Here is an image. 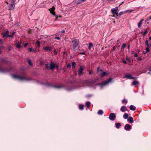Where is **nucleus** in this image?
<instances>
[{
  "label": "nucleus",
  "mask_w": 151,
  "mask_h": 151,
  "mask_svg": "<svg viewBox=\"0 0 151 151\" xmlns=\"http://www.w3.org/2000/svg\"><path fill=\"white\" fill-rule=\"evenodd\" d=\"M46 67L47 68H49L51 70L58 68L57 65L52 61L50 62V63L47 64Z\"/></svg>",
  "instance_id": "f257e3e1"
},
{
  "label": "nucleus",
  "mask_w": 151,
  "mask_h": 151,
  "mask_svg": "<svg viewBox=\"0 0 151 151\" xmlns=\"http://www.w3.org/2000/svg\"><path fill=\"white\" fill-rule=\"evenodd\" d=\"M111 12L113 14V15L112 16L116 18L118 15V10L117 7L113 8L111 9Z\"/></svg>",
  "instance_id": "f03ea898"
},
{
  "label": "nucleus",
  "mask_w": 151,
  "mask_h": 151,
  "mask_svg": "<svg viewBox=\"0 0 151 151\" xmlns=\"http://www.w3.org/2000/svg\"><path fill=\"white\" fill-rule=\"evenodd\" d=\"M12 77L14 79H17L20 80H23L26 79L23 76H19L16 74L12 75Z\"/></svg>",
  "instance_id": "7ed1b4c3"
},
{
  "label": "nucleus",
  "mask_w": 151,
  "mask_h": 151,
  "mask_svg": "<svg viewBox=\"0 0 151 151\" xmlns=\"http://www.w3.org/2000/svg\"><path fill=\"white\" fill-rule=\"evenodd\" d=\"M112 78H110L109 80L103 82L101 84V86L102 87L103 86L109 83L112 82Z\"/></svg>",
  "instance_id": "20e7f679"
},
{
  "label": "nucleus",
  "mask_w": 151,
  "mask_h": 151,
  "mask_svg": "<svg viewBox=\"0 0 151 151\" xmlns=\"http://www.w3.org/2000/svg\"><path fill=\"white\" fill-rule=\"evenodd\" d=\"M73 43V47H74V50H75V49L78 46V41L76 39H74L72 41Z\"/></svg>",
  "instance_id": "39448f33"
},
{
  "label": "nucleus",
  "mask_w": 151,
  "mask_h": 151,
  "mask_svg": "<svg viewBox=\"0 0 151 151\" xmlns=\"http://www.w3.org/2000/svg\"><path fill=\"white\" fill-rule=\"evenodd\" d=\"M85 68L83 66H81L80 69L78 70V72L80 76H82L83 75V71L84 70Z\"/></svg>",
  "instance_id": "423d86ee"
},
{
  "label": "nucleus",
  "mask_w": 151,
  "mask_h": 151,
  "mask_svg": "<svg viewBox=\"0 0 151 151\" xmlns=\"http://www.w3.org/2000/svg\"><path fill=\"white\" fill-rule=\"evenodd\" d=\"M115 117L116 116L115 114L114 113H111L110 114L109 118L110 120H113Z\"/></svg>",
  "instance_id": "0eeeda50"
},
{
  "label": "nucleus",
  "mask_w": 151,
  "mask_h": 151,
  "mask_svg": "<svg viewBox=\"0 0 151 151\" xmlns=\"http://www.w3.org/2000/svg\"><path fill=\"white\" fill-rule=\"evenodd\" d=\"M124 78H127L129 79H132L134 78V77H132V76L130 74H127L125 75L124 77Z\"/></svg>",
  "instance_id": "6e6552de"
},
{
  "label": "nucleus",
  "mask_w": 151,
  "mask_h": 151,
  "mask_svg": "<svg viewBox=\"0 0 151 151\" xmlns=\"http://www.w3.org/2000/svg\"><path fill=\"white\" fill-rule=\"evenodd\" d=\"M55 8L53 6L51 8L49 9V10L50 11V13L53 15H55V13L54 12Z\"/></svg>",
  "instance_id": "1a4fd4ad"
},
{
  "label": "nucleus",
  "mask_w": 151,
  "mask_h": 151,
  "mask_svg": "<svg viewBox=\"0 0 151 151\" xmlns=\"http://www.w3.org/2000/svg\"><path fill=\"white\" fill-rule=\"evenodd\" d=\"M9 10H13L15 7V4L14 3L9 4Z\"/></svg>",
  "instance_id": "9d476101"
},
{
  "label": "nucleus",
  "mask_w": 151,
  "mask_h": 151,
  "mask_svg": "<svg viewBox=\"0 0 151 151\" xmlns=\"http://www.w3.org/2000/svg\"><path fill=\"white\" fill-rule=\"evenodd\" d=\"M120 110L122 112H124L128 110L126 108V107L125 106H122L120 109Z\"/></svg>",
  "instance_id": "9b49d317"
},
{
  "label": "nucleus",
  "mask_w": 151,
  "mask_h": 151,
  "mask_svg": "<svg viewBox=\"0 0 151 151\" xmlns=\"http://www.w3.org/2000/svg\"><path fill=\"white\" fill-rule=\"evenodd\" d=\"M131 128V126L129 124H127L124 126V129L126 130H127L130 129Z\"/></svg>",
  "instance_id": "f8f14e48"
},
{
  "label": "nucleus",
  "mask_w": 151,
  "mask_h": 151,
  "mask_svg": "<svg viewBox=\"0 0 151 151\" xmlns=\"http://www.w3.org/2000/svg\"><path fill=\"white\" fill-rule=\"evenodd\" d=\"M108 75L107 74H106V73L104 71H101V73L100 74V76H101L102 77H103L104 76L106 75Z\"/></svg>",
  "instance_id": "ddd939ff"
},
{
  "label": "nucleus",
  "mask_w": 151,
  "mask_h": 151,
  "mask_svg": "<svg viewBox=\"0 0 151 151\" xmlns=\"http://www.w3.org/2000/svg\"><path fill=\"white\" fill-rule=\"evenodd\" d=\"M9 32V31L8 30L6 31L5 32H4L2 33V35L4 37H7V35H8V33Z\"/></svg>",
  "instance_id": "4468645a"
},
{
  "label": "nucleus",
  "mask_w": 151,
  "mask_h": 151,
  "mask_svg": "<svg viewBox=\"0 0 151 151\" xmlns=\"http://www.w3.org/2000/svg\"><path fill=\"white\" fill-rule=\"evenodd\" d=\"M43 49L44 50H46L47 51H50L51 50V49L50 47H44L43 48Z\"/></svg>",
  "instance_id": "2eb2a0df"
},
{
  "label": "nucleus",
  "mask_w": 151,
  "mask_h": 151,
  "mask_svg": "<svg viewBox=\"0 0 151 151\" xmlns=\"http://www.w3.org/2000/svg\"><path fill=\"white\" fill-rule=\"evenodd\" d=\"M128 120L131 123H132L133 122V120L132 117H130L129 118Z\"/></svg>",
  "instance_id": "dca6fc26"
},
{
  "label": "nucleus",
  "mask_w": 151,
  "mask_h": 151,
  "mask_svg": "<svg viewBox=\"0 0 151 151\" xmlns=\"http://www.w3.org/2000/svg\"><path fill=\"white\" fill-rule=\"evenodd\" d=\"M144 21V19H142L141 20H140V22L138 23V26L139 27H141V26L142 24V21Z\"/></svg>",
  "instance_id": "f3484780"
},
{
  "label": "nucleus",
  "mask_w": 151,
  "mask_h": 151,
  "mask_svg": "<svg viewBox=\"0 0 151 151\" xmlns=\"http://www.w3.org/2000/svg\"><path fill=\"white\" fill-rule=\"evenodd\" d=\"M139 82L138 81H134L132 83V85H135L139 84Z\"/></svg>",
  "instance_id": "a211bd4d"
},
{
  "label": "nucleus",
  "mask_w": 151,
  "mask_h": 151,
  "mask_svg": "<svg viewBox=\"0 0 151 151\" xmlns=\"http://www.w3.org/2000/svg\"><path fill=\"white\" fill-rule=\"evenodd\" d=\"M130 108L131 110H134L136 109L135 107L133 105H130Z\"/></svg>",
  "instance_id": "6ab92c4d"
},
{
  "label": "nucleus",
  "mask_w": 151,
  "mask_h": 151,
  "mask_svg": "<svg viewBox=\"0 0 151 151\" xmlns=\"http://www.w3.org/2000/svg\"><path fill=\"white\" fill-rule=\"evenodd\" d=\"M128 116V114H127L125 113L123 115V118L124 119H126L127 118Z\"/></svg>",
  "instance_id": "aec40b11"
},
{
  "label": "nucleus",
  "mask_w": 151,
  "mask_h": 151,
  "mask_svg": "<svg viewBox=\"0 0 151 151\" xmlns=\"http://www.w3.org/2000/svg\"><path fill=\"white\" fill-rule=\"evenodd\" d=\"M116 127L117 128H119L121 124L120 123H116L115 124Z\"/></svg>",
  "instance_id": "412c9836"
},
{
  "label": "nucleus",
  "mask_w": 151,
  "mask_h": 151,
  "mask_svg": "<svg viewBox=\"0 0 151 151\" xmlns=\"http://www.w3.org/2000/svg\"><path fill=\"white\" fill-rule=\"evenodd\" d=\"M103 113V112L101 110H99L98 112V114L99 115H102Z\"/></svg>",
  "instance_id": "4be33fe9"
},
{
  "label": "nucleus",
  "mask_w": 151,
  "mask_h": 151,
  "mask_svg": "<svg viewBox=\"0 0 151 151\" xmlns=\"http://www.w3.org/2000/svg\"><path fill=\"white\" fill-rule=\"evenodd\" d=\"M93 47V45L91 43H89V46L88 49L89 50H90L91 48Z\"/></svg>",
  "instance_id": "5701e85b"
},
{
  "label": "nucleus",
  "mask_w": 151,
  "mask_h": 151,
  "mask_svg": "<svg viewBox=\"0 0 151 151\" xmlns=\"http://www.w3.org/2000/svg\"><path fill=\"white\" fill-rule=\"evenodd\" d=\"M86 105L88 108H89L90 106V103L89 102H86Z\"/></svg>",
  "instance_id": "b1692460"
},
{
  "label": "nucleus",
  "mask_w": 151,
  "mask_h": 151,
  "mask_svg": "<svg viewBox=\"0 0 151 151\" xmlns=\"http://www.w3.org/2000/svg\"><path fill=\"white\" fill-rule=\"evenodd\" d=\"M132 10H128L127 11H124V14H125L127 12L130 13V12H132Z\"/></svg>",
  "instance_id": "393cba45"
},
{
  "label": "nucleus",
  "mask_w": 151,
  "mask_h": 151,
  "mask_svg": "<svg viewBox=\"0 0 151 151\" xmlns=\"http://www.w3.org/2000/svg\"><path fill=\"white\" fill-rule=\"evenodd\" d=\"M148 47H147L146 48V52H143L144 54H145V53H147V52H149L150 51V50H149V49L148 48Z\"/></svg>",
  "instance_id": "a878e982"
},
{
  "label": "nucleus",
  "mask_w": 151,
  "mask_h": 151,
  "mask_svg": "<svg viewBox=\"0 0 151 151\" xmlns=\"http://www.w3.org/2000/svg\"><path fill=\"white\" fill-rule=\"evenodd\" d=\"M27 61H28V63L29 64V65L32 66V62H31V61H30V59H28V60H27Z\"/></svg>",
  "instance_id": "bb28decb"
},
{
  "label": "nucleus",
  "mask_w": 151,
  "mask_h": 151,
  "mask_svg": "<svg viewBox=\"0 0 151 151\" xmlns=\"http://www.w3.org/2000/svg\"><path fill=\"white\" fill-rule=\"evenodd\" d=\"M84 106L83 105H80L79 106V108L80 109H83Z\"/></svg>",
  "instance_id": "cd10ccee"
},
{
  "label": "nucleus",
  "mask_w": 151,
  "mask_h": 151,
  "mask_svg": "<svg viewBox=\"0 0 151 151\" xmlns=\"http://www.w3.org/2000/svg\"><path fill=\"white\" fill-rule=\"evenodd\" d=\"M145 46L147 47H149V45L147 40H146L145 41Z\"/></svg>",
  "instance_id": "c85d7f7f"
},
{
  "label": "nucleus",
  "mask_w": 151,
  "mask_h": 151,
  "mask_svg": "<svg viewBox=\"0 0 151 151\" xmlns=\"http://www.w3.org/2000/svg\"><path fill=\"white\" fill-rule=\"evenodd\" d=\"M127 101L125 99H123L122 101V103L123 104H126L127 103Z\"/></svg>",
  "instance_id": "c756f323"
},
{
  "label": "nucleus",
  "mask_w": 151,
  "mask_h": 151,
  "mask_svg": "<svg viewBox=\"0 0 151 151\" xmlns=\"http://www.w3.org/2000/svg\"><path fill=\"white\" fill-rule=\"evenodd\" d=\"M16 47H17L19 48H20L21 46L19 44H18L17 43H16Z\"/></svg>",
  "instance_id": "7c9ffc66"
},
{
  "label": "nucleus",
  "mask_w": 151,
  "mask_h": 151,
  "mask_svg": "<svg viewBox=\"0 0 151 151\" xmlns=\"http://www.w3.org/2000/svg\"><path fill=\"white\" fill-rule=\"evenodd\" d=\"M36 44L37 45V46L38 47H40V43L39 41H37L36 42Z\"/></svg>",
  "instance_id": "2f4dec72"
},
{
  "label": "nucleus",
  "mask_w": 151,
  "mask_h": 151,
  "mask_svg": "<svg viewBox=\"0 0 151 151\" xmlns=\"http://www.w3.org/2000/svg\"><path fill=\"white\" fill-rule=\"evenodd\" d=\"M72 66L73 67H75L76 65V64L75 62H72Z\"/></svg>",
  "instance_id": "473e14b6"
},
{
  "label": "nucleus",
  "mask_w": 151,
  "mask_h": 151,
  "mask_svg": "<svg viewBox=\"0 0 151 151\" xmlns=\"http://www.w3.org/2000/svg\"><path fill=\"white\" fill-rule=\"evenodd\" d=\"M102 70L99 68H98L97 70V72H99V71H102Z\"/></svg>",
  "instance_id": "72a5a7b5"
},
{
  "label": "nucleus",
  "mask_w": 151,
  "mask_h": 151,
  "mask_svg": "<svg viewBox=\"0 0 151 151\" xmlns=\"http://www.w3.org/2000/svg\"><path fill=\"white\" fill-rule=\"evenodd\" d=\"M29 51L30 52H33L34 51V49L31 48H29Z\"/></svg>",
  "instance_id": "f704fd0d"
},
{
  "label": "nucleus",
  "mask_w": 151,
  "mask_h": 151,
  "mask_svg": "<svg viewBox=\"0 0 151 151\" xmlns=\"http://www.w3.org/2000/svg\"><path fill=\"white\" fill-rule=\"evenodd\" d=\"M16 0H10V1L11 3H14L15 2Z\"/></svg>",
  "instance_id": "c9c22d12"
},
{
  "label": "nucleus",
  "mask_w": 151,
  "mask_h": 151,
  "mask_svg": "<svg viewBox=\"0 0 151 151\" xmlns=\"http://www.w3.org/2000/svg\"><path fill=\"white\" fill-rule=\"evenodd\" d=\"M147 30H146L143 33V35L145 36L146 35V34L147 33Z\"/></svg>",
  "instance_id": "e433bc0d"
},
{
  "label": "nucleus",
  "mask_w": 151,
  "mask_h": 151,
  "mask_svg": "<svg viewBox=\"0 0 151 151\" xmlns=\"http://www.w3.org/2000/svg\"><path fill=\"white\" fill-rule=\"evenodd\" d=\"M123 14H124V12H120L119 13V14H118L120 16L122 15Z\"/></svg>",
  "instance_id": "4c0bfd02"
},
{
  "label": "nucleus",
  "mask_w": 151,
  "mask_h": 151,
  "mask_svg": "<svg viewBox=\"0 0 151 151\" xmlns=\"http://www.w3.org/2000/svg\"><path fill=\"white\" fill-rule=\"evenodd\" d=\"M3 42L2 40L0 39V44H2L3 43Z\"/></svg>",
  "instance_id": "58836bf2"
},
{
  "label": "nucleus",
  "mask_w": 151,
  "mask_h": 151,
  "mask_svg": "<svg viewBox=\"0 0 151 151\" xmlns=\"http://www.w3.org/2000/svg\"><path fill=\"white\" fill-rule=\"evenodd\" d=\"M126 47V45L125 44H124L122 45V47L123 49L124 48H125Z\"/></svg>",
  "instance_id": "ea45409f"
},
{
  "label": "nucleus",
  "mask_w": 151,
  "mask_h": 151,
  "mask_svg": "<svg viewBox=\"0 0 151 151\" xmlns=\"http://www.w3.org/2000/svg\"><path fill=\"white\" fill-rule=\"evenodd\" d=\"M71 65H70L68 64L67 65V67L68 68H70L71 67Z\"/></svg>",
  "instance_id": "a19ab883"
},
{
  "label": "nucleus",
  "mask_w": 151,
  "mask_h": 151,
  "mask_svg": "<svg viewBox=\"0 0 151 151\" xmlns=\"http://www.w3.org/2000/svg\"><path fill=\"white\" fill-rule=\"evenodd\" d=\"M0 48L1 49H4V47L3 45H2L0 47Z\"/></svg>",
  "instance_id": "79ce46f5"
},
{
  "label": "nucleus",
  "mask_w": 151,
  "mask_h": 151,
  "mask_svg": "<svg viewBox=\"0 0 151 151\" xmlns=\"http://www.w3.org/2000/svg\"><path fill=\"white\" fill-rule=\"evenodd\" d=\"M7 37H12V35H7Z\"/></svg>",
  "instance_id": "37998d69"
},
{
  "label": "nucleus",
  "mask_w": 151,
  "mask_h": 151,
  "mask_svg": "<svg viewBox=\"0 0 151 151\" xmlns=\"http://www.w3.org/2000/svg\"><path fill=\"white\" fill-rule=\"evenodd\" d=\"M55 39H57L58 40H59L60 38L59 37H56L55 38Z\"/></svg>",
  "instance_id": "c03bdc74"
},
{
  "label": "nucleus",
  "mask_w": 151,
  "mask_h": 151,
  "mask_svg": "<svg viewBox=\"0 0 151 151\" xmlns=\"http://www.w3.org/2000/svg\"><path fill=\"white\" fill-rule=\"evenodd\" d=\"M54 54H55V55H56L57 54V51L56 50H54Z\"/></svg>",
  "instance_id": "a18cd8bd"
},
{
  "label": "nucleus",
  "mask_w": 151,
  "mask_h": 151,
  "mask_svg": "<svg viewBox=\"0 0 151 151\" xmlns=\"http://www.w3.org/2000/svg\"><path fill=\"white\" fill-rule=\"evenodd\" d=\"M134 56L135 57H137V55L136 53H135L134 54Z\"/></svg>",
  "instance_id": "49530a36"
},
{
  "label": "nucleus",
  "mask_w": 151,
  "mask_h": 151,
  "mask_svg": "<svg viewBox=\"0 0 151 151\" xmlns=\"http://www.w3.org/2000/svg\"><path fill=\"white\" fill-rule=\"evenodd\" d=\"M150 18L147 19L145 21V22H148V21H149L150 20Z\"/></svg>",
  "instance_id": "de8ad7c7"
},
{
  "label": "nucleus",
  "mask_w": 151,
  "mask_h": 151,
  "mask_svg": "<svg viewBox=\"0 0 151 151\" xmlns=\"http://www.w3.org/2000/svg\"><path fill=\"white\" fill-rule=\"evenodd\" d=\"M28 44V43H26L24 45V46L25 47H26V46H27V45Z\"/></svg>",
  "instance_id": "09e8293b"
},
{
  "label": "nucleus",
  "mask_w": 151,
  "mask_h": 151,
  "mask_svg": "<svg viewBox=\"0 0 151 151\" xmlns=\"http://www.w3.org/2000/svg\"><path fill=\"white\" fill-rule=\"evenodd\" d=\"M55 87L57 88H60L61 87L60 86H55Z\"/></svg>",
  "instance_id": "8fccbe9b"
},
{
  "label": "nucleus",
  "mask_w": 151,
  "mask_h": 151,
  "mask_svg": "<svg viewBox=\"0 0 151 151\" xmlns=\"http://www.w3.org/2000/svg\"><path fill=\"white\" fill-rule=\"evenodd\" d=\"M123 62L124 63H125V64H126V63H127L126 61L125 60H123Z\"/></svg>",
  "instance_id": "3c124183"
},
{
  "label": "nucleus",
  "mask_w": 151,
  "mask_h": 151,
  "mask_svg": "<svg viewBox=\"0 0 151 151\" xmlns=\"http://www.w3.org/2000/svg\"><path fill=\"white\" fill-rule=\"evenodd\" d=\"M61 32L63 33H64L65 32V31L64 30H63L61 31Z\"/></svg>",
  "instance_id": "603ef678"
},
{
  "label": "nucleus",
  "mask_w": 151,
  "mask_h": 151,
  "mask_svg": "<svg viewBox=\"0 0 151 151\" xmlns=\"http://www.w3.org/2000/svg\"><path fill=\"white\" fill-rule=\"evenodd\" d=\"M138 60H142V58L140 57H139L138 58Z\"/></svg>",
  "instance_id": "864d4df0"
},
{
  "label": "nucleus",
  "mask_w": 151,
  "mask_h": 151,
  "mask_svg": "<svg viewBox=\"0 0 151 151\" xmlns=\"http://www.w3.org/2000/svg\"><path fill=\"white\" fill-rule=\"evenodd\" d=\"M15 34V32H14L13 33H12V36H13Z\"/></svg>",
  "instance_id": "5fc2aeb1"
},
{
  "label": "nucleus",
  "mask_w": 151,
  "mask_h": 151,
  "mask_svg": "<svg viewBox=\"0 0 151 151\" xmlns=\"http://www.w3.org/2000/svg\"><path fill=\"white\" fill-rule=\"evenodd\" d=\"M55 16L56 17V19H57L58 18V16L57 15H55Z\"/></svg>",
  "instance_id": "6e6d98bb"
},
{
  "label": "nucleus",
  "mask_w": 151,
  "mask_h": 151,
  "mask_svg": "<svg viewBox=\"0 0 151 151\" xmlns=\"http://www.w3.org/2000/svg\"><path fill=\"white\" fill-rule=\"evenodd\" d=\"M80 54H85V53L84 52H81L80 53Z\"/></svg>",
  "instance_id": "4d7b16f0"
},
{
  "label": "nucleus",
  "mask_w": 151,
  "mask_h": 151,
  "mask_svg": "<svg viewBox=\"0 0 151 151\" xmlns=\"http://www.w3.org/2000/svg\"><path fill=\"white\" fill-rule=\"evenodd\" d=\"M91 71H90L89 72V74H91Z\"/></svg>",
  "instance_id": "13d9d810"
},
{
  "label": "nucleus",
  "mask_w": 151,
  "mask_h": 151,
  "mask_svg": "<svg viewBox=\"0 0 151 151\" xmlns=\"http://www.w3.org/2000/svg\"><path fill=\"white\" fill-rule=\"evenodd\" d=\"M1 48H0V54H1Z\"/></svg>",
  "instance_id": "bf43d9fd"
},
{
  "label": "nucleus",
  "mask_w": 151,
  "mask_h": 151,
  "mask_svg": "<svg viewBox=\"0 0 151 151\" xmlns=\"http://www.w3.org/2000/svg\"><path fill=\"white\" fill-rule=\"evenodd\" d=\"M81 1H82V2H83L85 1V0H80Z\"/></svg>",
  "instance_id": "052dcab7"
},
{
  "label": "nucleus",
  "mask_w": 151,
  "mask_h": 151,
  "mask_svg": "<svg viewBox=\"0 0 151 151\" xmlns=\"http://www.w3.org/2000/svg\"><path fill=\"white\" fill-rule=\"evenodd\" d=\"M113 49L114 50H115V48L114 47H113Z\"/></svg>",
  "instance_id": "680f3d73"
},
{
  "label": "nucleus",
  "mask_w": 151,
  "mask_h": 151,
  "mask_svg": "<svg viewBox=\"0 0 151 151\" xmlns=\"http://www.w3.org/2000/svg\"><path fill=\"white\" fill-rule=\"evenodd\" d=\"M42 42L43 43H45V41H42Z\"/></svg>",
  "instance_id": "e2e57ef3"
},
{
  "label": "nucleus",
  "mask_w": 151,
  "mask_h": 151,
  "mask_svg": "<svg viewBox=\"0 0 151 151\" xmlns=\"http://www.w3.org/2000/svg\"><path fill=\"white\" fill-rule=\"evenodd\" d=\"M149 39L150 40H151V37H149Z\"/></svg>",
  "instance_id": "0e129e2a"
},
{
  "label": "nucleus",
  "mask_w": 151,
  "mask_h": 151,
  "mask_svg": "<svg viewBox=\"0 0 151 151\" xmlns=\"http://www.w3.org/2000/svg\"><path fill=\"white\" fill-rule=\"evenodd\" d=\"M149 70H150V71H151V68H150L149 69Z\"/></svg>",
  "instance_id": "69168bd1"
},
{
  "label": "nucleus",
  "mask_w": 151,
  "mask_h": 151,
  "mask_svg": "<svg viewBox=\"0 0 151 151\" xmlns=\"http://www.w3.org/2000/svg\"><path fill=\"white\" fill-rule=\"evenodd\" d=\"M150 19H151V16L149 18Z\"/></svg>",
  "instance_id": "338daca9"
},
{
  "label": "nucleus",
  "mask_w": 151,
  "mask_h": 151,
  "mask_svg": "<svg viewBox=\"0 0 151 151\" xmlns=\"http://www.w3.org/2000/svg\"><path fill=\"white\" fill-rule=\"evenodd\" d=\"M150 46L151 47V43H150Z\"/></svg>",
  "instance_id": "774afa93"
}]
</instances>
